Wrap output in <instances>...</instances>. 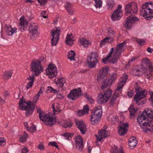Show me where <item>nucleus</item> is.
I'll list each match as a JSON object with an SVG mask.
<instances>
[{"mask_svg":"<svg viewBox=\"0 0 153 153\" xmlns=\"http://www.w3.org/2000/svg\"><path fill=\"white\" fill-rule=\"evenodd\" d=\"M84 96L85 97L91 104H93L94 103V100L91 96L88 95L87 94H85Z\"/></svg>","mask_w":153,"mask_h":153,"instance_id":"obj_45","label":"nucleus"},{"mask_svg":"<svg viewBox=\"0 0 153 153\" xmlns=\"http://www.w3.org/2000/svg\"><path fill=\"white\" fill-rule=\"evenodd\" d=\"M85 114L84 113V112L82 110L77 111V116L78 117H81Z\"/></svg>","mask_w":153,"mask_h":153,"instance_id":"obj_55","label":"nucleus"},{"mask_svg":"<svg viewBox=\"0 0 153 153\" xmlns=\"http://www.w3.org/2000/svg\"><path fill=\"white\" fill-rule=\"evenodd\" d=\"M135 139L136 138L134 137H131L129 138L128 145L131 149H133L134 147L136 146L137 141Z\"/></svg>","mask_w":153,"mask_h":153,"instance_id":"obj_27","label":"nucleus"},{"mask_svg":"<svg viewBox=\"0 0 153 153\" xmlns=\"http://www.w3.org/2000/svg\"><path fill=\"white\" fill-rule=\"evenodd\" d=\"M65 82V79L64 78L62 77L59 78L57 79V81L56 82V83L61 88H63Z\"/></svg>","mask_w":153,"mask_h":153,"instance_id":"obj_34","label":"nucleus"},{"mask_svg":"<svg viewBox=\"0 0 153 153\" xmlns=\"http://www.w3.org/2000/svg\"><path fill=\"white\" fill-rule=\"evenodd\" d=\"M117 75L115 73H112L110 76V78L108 79H110V82H111V84L113 83L117 79Z\"/></svg>","mask_w":153,"mask_h":153,"instance_id":"obj_42","label":"nucleus"},{"mask_svg":"<svg viewBox=\"0 0 153 153\" xmlns=\"http://www.w3.org/2000/svg\"><path fill=\"white\" fill-rule=\"evenodd\" d=\"M123 14L121 11H117L115 10L111 16V18L113 21L119 20L122 16Z\"/></svg>","mask_w":153,"mask_h":153,"instance_id":"obj_21","label":"nucleus"},{"mask_svg":"<svg viewBox=\"0 0 153 153\" xmlns=\"http://www.w3.org/2000/svg\"><path fill=\"white\" fill-rule=\"evenodd\" d=\"M44 90V88L43 87H41L40 90L38 94H37L38 96H40L41 94H42Z\"/></svg>","mask_w":153,"mask_h":153,"instance_id":"obj_61","label":"nucleus"},{"mask_svg":"<svg viewBox=\"0 0 153 153\" xmlns=\"http://www.w3.org/2000/svg\"><path fill=\"white\" fill-rule=\"evenodd\" d=\"M145 78L150 80L152 79L153 76V68L148 69V70L146 69V71L144 73Z\"/></svg>","mask_w":153,"mask_h":153,"instance_id":"obj_28","label":"nucleus"},{"mask_svg":"<svg viewBox=\"0 0 153 153\" xmlns=\"http://www.w3.org/2000/svg\"><path fill=\"white\" fill-rule=\"evenodd\" d=\"M61 124L63 127L66 128L71 127L73 125V123L70 119H68L62 121Z\"/></svg>","mask_w":153,"mask_h":153,"instance_id":"obj_26","label":"nucleus"},{"mask_svg":"<svg viewBox=\"0 0 153 153\" xmlns=\"http://www.w3.org/2000/svg\"><path fill=\"white\" fill-rule=\"evenodd\" d=\"M125 9L126 15L135 14L137 12L138 10L137 4L135 2L128 3L126 5Z\"/></svg>","mask_w":153,"mask_h":153,"instance_id":"obj_8","label":"nucleus"},{"mask_svg":"<svg viewBox=\"0 0 153 153\" xmlns=\"http://www.w3.org/2000/svg\"><path fill=\"white\" fill-rule=\"evenodd\" d=\"M134 93V90H130V91H128L127 95L129 97H131L133 96Z\"/></svg>","mask_w":153,"mask_h":153,"instance_id":"obj_58","label":"nucleus"},{"mask_svg":"<svg viewBox=\"0 0 153 153\" xmlns=\"http://www.w3.org/2000/svg\"><path fill=\"white\" fill-rule=\"evenodd\" d=\"M19 105L21 107V109L26 111L25 114L27 116L31 114L33 110L31 108V105L29 102H26L22 99H21L19 102Z\"/></svg>","mask_w":153,"mask_h":153,"instance_id":"obj_10","label":"nucleus"},{"mask_svg":"<svg viewBox=\"0 0 153 153\" xmlns=\"http://www.w3.org/2000/svg\"><path fill=\"white\" fill-rule=\"evenodd\" d=\"M141 14L146 20H150L153 17V4L151 2L146 3L142 6Z\"/></svg>","mask_w":153,"mask_h":153,"instance_id":"obj_3","label":"nucleus"},{"mask_svg":"<svg viewBox=\"0 0 153 153\" xmlns=\"http://www.w3.org/2000/svg\"><path fill=\"white\" fill-rule=\"evenodd\" d=\"M119 94L116 91L114 92L113 95L111 99L110 102V105L111 106H113L115 104L116 102V99L118 97Z\"/></svg>","mask_w":153,"mask_h":153,"instance_id":"obj_32","label":"nucleus"},{"mask_svg":"<svg viewBox=\"0 0 153 153\" xmlns=\"http://www.w3.org/2000/svg\"><path fill=\"white\" fill-rule=\"evenodd\" d=\"M97 53L96 52L91 53L87 57L86 61L88 67L91 68H95L98 62Z\"/></svg>","mask_w":153,"mask_h":153,"instance_id":"obj_7","label":"nucleus"},{"mask_svg":"<svg viewBox=\"0 0 153 153\" xmlns=\"http://www.w3.org/2000/svg\"><path fill=\"white\" fill-rule=\"evenodd\" d=\"M137 42L140 44V45H142L145 42V40L142 39H138L136 40Z\"/></svg>","mask_w":153,"mask_h":153,"instance_id":"obj_56","label":"nucleus"},{"mask_svg":"<svg viewBox=\"0 0 153 153\" xmlns=\"http://www.w3.org/2000/svg\"><path fill=\"white\" fill-rule=\"evenodd\" d=\"M111 153H117L119 152L117 146H115L111 149Z\"/></svg>","mask_w":153,"mask_h":153,"instance_id":"obj_54","label":"nucleus"},{"mask_svg":"<svg viewBox=\"0 0 153 153\" xmlns=\"http://www.w3.org/2000/svg\"><path fill=\"white\" fill-rule=\"evenodd\" d=\"M48 90L50 91V92L52 93H53L55 94L57 93L59 91L56 89H53V88L51 87H48Z\"/></svg>","mask_w":153,"mask_h":153,"instance_id":"obj_50","label":"nucleus"},{"mask_svg":"<svg viewBox=\"0 0 153 153\" xmlns=\"http://www.w3.org/2000/svg\"><path fill=\"white\" fill-rule=\"evenodd\" d=\"M114 50V48H111L110 54L105 58L102 59V62L105 64H107L109 59L111 56V55L113 53Z\"/></svg>","mask_w":153,"mask_h":153,"instance_id":"obj_39","label":"nucleus"},{"mask_svg":"<svg viewBox=\"0 0 153 153\" xmlns=\"http://www.w3.org/2000/svg\"><path fill=\"white\" fill-rule=\"evenodd\" d=\"M60 31L59 27H56L52 30L51 34L52 37L51 38V44L53 45H55L57 43L59 38Z\"/></svg>","mask_w":153,"mask_h":153,"instance_id":"obj_11","label":"nucleus"},{"mask_svg":"<svg viewBox=\"0 0 153 153\" xmlns=\"http://www.w3.org/2000/svg\"><path fill=\"white\" fill-rule=\"evenodd\" d=\"M112 41L110 39L108 38V37H106L101 41L100 45V46H101L102 45H104L106 42H110Z\"/></svg>","mask_w":153,"mask_h":153,"instance_id":"obj_46","label":"nucleus"},{"mask_svg":"<svg viewBox=\"0 0 153 153\" xmlns=\"http://www.w3.org/2000/svg\"><path fill=\"white\" fill-rule=\"evenodd\" d=\"M111 85V82H110V79H106L104 80L102 83L101 88L103 90L108 87H110Z\"/></svg>","mask_w":153,"mask_h":153,"instance_id":"obj_29","label":"nucleus"},{"mask_svg":"<svg viewBox=\"0 0 153 153\" xmlns=\"http://www.w3.org/2000/svg\"><path fill=\"white\" fill-rule=\"evenodd\" d=\"M108 100L103 94L101 93L97 98V102L99 104H102L107 102Z\"/></svg>","mask_w":153,"mask_h":153,"instance_id":"obj_22","label":"nucleus"},{"mask_svg":"<svg viewBox=\"0 0 153 153\" xmlns=\"http://www.w3.org/2000/svg\"><path fill=\"white\" fill-rule=\"evenodd\" d=\"M39 60H34L32 61L31 64V70L33 74L36 76H38L43 71V68Z\"/></svg>","mask_w":153,"mask_h":153,"instance_id":"obj_6","label":"nucleus"},{"mask_svg":"<svg viewBox=\"0 0 153 153\" xmlns=\"http://www.w3.org/2000/svg\"><path fill=\"white\" fill-rule=\"evenodd\" d=\"M82 110V111L84 112V113L85 114H87L88 113L89 111V108L88 105H84L83 109Z\"/></svg>","mask_w":153,"mask_h":153,"instance_id":"obj_49","label":"nucleus"},{"mask_svg":"<svg viewBox=\"0 0 153 153\" xmlns=\"http://www.w3.org/2000/svg\"><path fill=\"white\" fill-rule=\"evenodd\" d=\"M152 118L153 115L149 110H144L138 116L137 120L143 129V132L148 133H153V125L151 123Z\"/></svg>","mask_w":153,"mask_h":153,"instance_id":"obj_1","label":"nucleus"},{"mask_svg":"<svg viewBox=\"0 0 153 153\" xmlns=\"http://www.w3.org/2000/svg\"><path fill=\"white\" fill-rule=\"evenodd\" d=\"M75 39L73 35L71 33H68L65 39V42L66 44L71 45L73 43Z\"/></svg>","mask_w":153,"mask_h":153,"instance_id":"obj_23","label":"nucleus"},{"mask_svg":"<svg viewBox=\"0 0 153 153\" xmlns=\"http://www.w3.org/2000/svg\"><path fill=\"white\" fill-rule=\"evenodd\" d=\"M72 5L71 3L67 2L65 5V7L68 12L71 13V7Z\"/></svg>","mask_w":153,"mask_h":153,"instance_id":"obj_44","label":"nucleus"},{"mask_svg":"<svg viewBox=\"0 0 153 153\" xmlns=\"http://www.w3.org/2000/svg\"><path fill=\"white\" fill-rule=\"evenodd\" d=\"M39 96H38L37 95H36L33 98V102L35 103H36L38 100H39Z\"/></svg>","mask_w":153,"mask_h":153,"instance_id":"obj_62","label":"nucleus"},{"mask_svg":"<svg viewBox=\"0 0 153 153\" xmlns=\"http://www.w3.org/2000/svg\"><path fill=\"white\" fill-rule=\"evenodd\" d=\"M128 123H120L119 125L118 133L121 136L124 135L127 133L128 126Z\"/></svg>","mask_w":153,"mask_h":153,"instance_id":"obj_15","label":"nucleus"},{"mask_svg":"<svg viewBox=\"0 0 153 153\" xmlns=\"http://www.w3.org/2000/svg\"><path fill=\"white\" fill-rule=\"evenodd\" d=\"M107 4L109 7V8L111 9L114 5V3L112 1H108L107 2Z\"/></svg>","mask_w":153,"mask_h":153,"instance_id":"obj_52","label":"nucleus"},{"mask_svg":"<svg viewBox=\"0 0 153 153\" xmlns=\"http://www.w3.org/2000/svg\"><path fill=\"white\" fill-rule=\"evenodd\" d=\"M128 76L127 74H122L121 77V80L120 83H122V85L123 86L126 82V80L128 79Z\"/></svg>","mask_w":153,"mask_h":153,"instance_id":"obj_38","label":"nucleus"},{"mask_svg":"<svg viewBox=\"0 0 153 153\" xmlns=\"http://www.w3.org/2000/svg\"><path fill=\"white\" fill-rule=\"evenodd\" d=\"M101 107L100 106L95 107L91 114L90 121L92 124L94 125L97 124L102 116Z\"/></svg>","mask_w":153,"mask_h":153,"instance_id":"obj_5","label":"nucleus"},{"mask_svg":"<svg viewBox=\"0 0 153 153\" xmlns=\"http://www.w3.org/2000/svg\"><path fill=\"white\" fill-rule=\"evenodd\" d=\"M103 94L108 99L110 98L112 95V91L109 88L107 89L106 91H104Z\"/></svg>","mask_w":153,"mask_h":153,"instance_id":"obj_35","label":"nucleus"},{"mask_svg":"<svg viewBox=\"0 0 153 153\" xmlns=\"http://www.w3.org/2000/svg\"><path fill=\"white\" fill-rule=\"evenodd\" d=\"M24 133L23 135H20L19 138V141L22 143H24L26 140L27 137V134L26 132Z\"/></svg>","mask_w":153,"mask_h":153,"instance_id":"obj_40","label":"nucleus"},{"mask_svg":"<svg viewBox=\"0 0 153 153\" xmlns=\"http://www.w3.org/2000/svg\"><path fill=\"white\" fill-rule=\"evenodd\" d=\"M17 29L15 28H12L10 25H6L5 26V31L6 33L8 36H11L17 32Z\"/></svg>","mask_w":153,"mask_h":153,"instance_id":"obj_20","label":"nucleus"},{"mask_svg":"<svg viewBox=\"0 0 153 153\" xmlns=\"http://www.w3.org/2000/svg\"><path fill=\"white\" fill-rule=\"evenodd\" d=\"M75 55L76 53L73 51H71L68 53V58L71 61L73 60L76 61V59L74 58Z\"/></svg>","mask_w":153,"mask_h":153,"instance_id":"obj_37","label":"nucleus"},{"mask_svg":"<svg viewBox=\"0 0 153 153\" xmlns=\"http://www.w3.org/2000/svg\"><path fill=\"white\" fill-rule=\"evenodd\" d=\"M40 16L43 18H47L48 17V14L46 13V11H44L40 13Z\"/></svg>","mask_w":153,"mask_h":153,"instance_id":"obj_53","label":"nucleus"},{"mask_svg":"<svg viewBox=\"0 0 153 153\" xmlns=\"http://www.w3.org/2000/svg\"><path fill=\"white\" fill-rule=\"evenodd\" d=\"M49 145H51L57 148H58V146L57 145L56 143L55 142L53 141L52 142H50L49 143Z\"/></svg>","mask_w":153,"mask_h":153,"instance_id":"obj_57","label":"nucleus"},{"mask_svg":"<svg viewBox=\"0 0 153 153\" xmlns=\"http://www.w3.org/2000/svg\"><path fill=\"white\" fill-rule=\"evenodd\" d=\"M68 97L72 100H74L76 98V89H75L70 91L68 95Z\"/></svg>","mask_w":153,"mask_h":153,"instance_id":"obj_30","label":"nucleus"},{"mask_svg":"<svg viewBox=\"0 0 153 153\" xmlns=\"http://www.w3.org/2000/svg\"><path fill=\"white\" fill-rule=\"evenodd\" d=\"M109 71V68L108 66L103 67L99 71L97 76V80L100 81L103 79L108 74Z\"/></svg>","mask_w":153,"mask_h":153,"instance_id":"obj_16","label":"nucleus"},{"mask_svg":"<svg viewBox=\"0 0 153 153\" xmlns=\"http://www.w3.org/2000/svg\"><path fill=\"white\" fill-rule=\"evenodd\" d=\"M29 35L32 40H35L38 36V26L35 23H31L29 25Z\"/></svg>","mask_w":153,"mask_h":153,"instance_id":"obj_13","label":"nucleus"},{"mask_svg":"<svg viewBox=\"0 0 153 153\" xmlns=\"http://www.w3.org/2000/svg\"><path fill=\"white\" fill-rule=\"evenodd\" d=\"M115 32L111 28H109L108 30V36L107 37L110 39L112 41L114 40L113 37L114 36Z\"/></svg>","mask_w":153,"mask_h":153,"instance_id":"obj_33","label":"nucleus"},{"mask_svg":"<svg viewBox=\"0 0 153 153\" xmlns=\"http://www.w3.org/2000/svg\"><path fill=\"white\" fill-rule=\"evenodd\" d=\"M126 42H123L118 44L115 49L113 56L112 59L110 60V62L112 64L116 62L119 59V56L121 55L122 51L124 47L126 46Z\"/></svg>","mask_w":153,"mask_h":153,"instance_id":"obj_4","label":"nucleus"},{"mask_svg":"<svg viewBox=\"0 0 153 153\" xmlns=\"http://www.w3.org/2000/svg\"><path fill=\"white\" fill-rule=\"evenodd\" d=\"M79 43L81 48L87 49L88 48V45H91V42L90 41L82 38L79 39Z\"/></svg>","mask_w":153,"mask_h":153,"instance_id":"obj_19","label":"nucleus"},{"mask_svg":"<svg viewBox=\"0 0 153 153\" xmlns=\"http://www.w3.org/2000/svg\"><path fill=\"white\" fill-rule=\"evenodd\" d=\"M34 79L35 77L33 76H30L27 79L28 80V82H27L33 84Z\"/></svg>","mask_w":153,"mask_h":153,"instance_id":"obj_51","label":"nucleus"},{"mask_svg":"<svg viewBox=\"0 0 153 153\" xmlns=\"http://www.w3.org/2000/svg\"><path fill=\"white\" fill-rule=\"evenodd\" d=\"M151 97L150 98V100L152 102L151 104L152 106L153 107V92H152L150 94Z\"/></svg>","mask_w":153,"mask_h":153,"instance_id":"obj_63","label":"nucleus"},{"mask_svg":"<svg viewBox=\"0 0 153 153\" xmlns=\"http://www.w3.org/2000/svg\"><path fill=\"white\" fill-rule=\"evenodd\" d=\"M139 20V19L136 17H131L130 18L129 16L127 18V19L124 24V27L125 28L129 29L131 27L132 23L133 22L137 21Z\"/></svg>","mask_w":153,"mask_h":153,"instance_id":"obj_17","label":"nucleus"},{"mask_svg":"<svg viewBox=\"0 0 153 153\" xmlns=\"http://www.w3.org/2000/svg\"><path fill=\"white\" fill-rule=\"evenodd\" d=\"M12 73V71L11 70L9 71H6L3 74V77L6 79H9L11 78Z\"/></svg>","mask_w":153,"mask_h":153,"instance_id":"obj_36","label":"nucleus"},{"mask_svg":"<svg viewBox=\"0 0 153 153\" xmlns=\"http://www.w3.org/2000/svg\"><path fill=\"white\" fill-rule=\"evenodd\" d=\"M83 146V141H77V148L79 151L80 152L82 151Z\"/></svg>","mask_w":153,"mask_h":153,"instance_id":"obj_41","label":"nucleus"},{"mask_svg":"<svg viewBox=\"0 0 153 153\" xmlns=\"http://www.w3.org/2000/svg\"><path fill=\"white\" fill-rule=\"evenodd\" d=\"M33 84L27 82L26 85V88L27 90H28L30 88L32 87Z\"/></svg>","mask_w":153,"mask_h":153,"instance_id":"obj_60","label":"nucleus"},{"mask_svg":"<svg viewBox=\"0 0 153 153\" xmlns=\"http://www.w3.org/2000/svg\"><path fill=\"white\" fill-rule=\"evenodd\" d=\"M142 66H144V65H146L148 68V69L153 68L152 62H150V59L147 58H145L142 59Z\"/></svg>","mask_w":153,"mask_h":153,"instance_id":"obj_24","label":"nucleus"},{"mask_svg":"<svg viewBox=\"0 0 153 153\" xmlns=\"http://www.w3.org/2000/svg\"><path fill=\"white\" fill-rule=\"evenodd\" d=\"M36 127L35 126H32V127H31V128H29V129H27L28 130H31V131L32 132H34L36 130Z\"/></svg>","mask_w":153,"mask_h":153,"instance_id":"obj_59","label":"nucleus"},{"mask_svg":"<svg viewBox=\"0 0 153 153\" xmlns=\"http://www.w3.org/2000/svg\"><path fill=\"white\" fill-rule=\"evenodd\" d=\"M110 133L106 131L105 128L102 129L98 133V136L96 134V140L97 141H100L102 138H106L110 135Z\"/></svg>","mask_w":153,"mask_h":153,"instance_id":"obj_14","label":"nucleus"},{"mask_svg":"<svg viewBox=\"0 0 153 153\" xmlns=\"http://www.w3.org/2000/svg\"><path fill=\"white\" fill-rule=\"evenodd\" d=\"M28 152V150L27 148L25 147L21 150L22 153H27Z\"/></svg>","mask_w":153,"mask_h":153,"instance_id":"obj_64","label":"nucleus"},{"mask_svg":"<svg viewBox=\"0 0 153 153\" xmlns=\"http://www.w3.org/2000/svg\"><path fill=\"white\" fill-rule=\"evenodd\" d=\"M83 95V93L80 88H77V98L80 97Z\"/></svg>","mask_w":153,"mask_h":153,"instance_id":"obj_48","label":"nucleus"},{"mask_svg":"<svg viewBox=\"0 0 153 153\" xmlns=\"http://www.w3.org/2000/svg\"><path fill=\"white\" fill-rule=\"evenodd\" d=\"M95 1L94 6L97 8H100L102 6V2L101 0H94Z\"/></svg>","mask_w":153,"mask_h":153,"instance_id":"obj_47","label":"nucleus"},{"mask_svg":"<svg viewBox=\"0 0 153 153\" xmlns=\"http://www.w3.org/2000/svg\"><path fill=\"white\" fill-rule=\"evenodd\" d=\"M86 125L82 120H77V128L79 130L82 134H84L86 131Z\"/></svg>","mask_w":153,"mask_h":153,"instance_id":"obj_18","label":"nucleus"},{"mask_svg":"<svg viewBox=\"0 0 153 153\" xmlns=\"http://www.w3.org/2000/svg\"><path fill=\"white\" fill-rule=\"evenodd\" d=\"M20 25L22 27L23 29L25 30L27 26L28 22L25 19L24 17H21L20 19Z\"/></svg>","mask_w":153,"mask_h":153,"instance_id":"obj_31","label":"nucleus"},{"mask_svg":"<svg viewBox=\"0 0 153 153\" xmlns=\"http://www.w3.org/2000/svg\"><path fill=\"white\" fill-rule=\"evenodd\" d=\"M128 109L130 112L131 117L134 116L137 111V110L134 108V106L132 105H131Z\"/></svg>","mask_w":153,"mask_h":153,"instance_id":"obj_43","label":"nucleus"},{"mask_svg":"<svg viewBox=\"0 0 153 153\" xmlns=\"http://www.w3.org/2000/svg\"><path fill=\"white\" fill-rule=\"evenodd\" d=\"M142 88L140 87H136L135 91L136 93L134 97V100L136 101L137 104L142 99L145 98L147 94V92L146 90H141Z\"/></svg>","mask_w":153,"mask_h":153,"instance_id":"obj_9","label":"nucleus"},{"mask_svg":"<svg viewBox=\"0 0 153 153\" xmlns=\"http://www.w3.org/2000/svg\"><path fill=\"white\" fill-rule=\"evenodd\" d=\"M146 68L143 66L141 65V67L140 69H133V72L135 73V75L140 76L143 73L146 71Z\"/></svg>","mask_w":153,"mask_h":153,"instance_id":"obj_25","label":"nucleus"},{"mask_svg":"<svg viewBox=\"0 0 153 153\" xmlns=\"http://www.w3.org/2000/svg\"><path fill=\"white\" fill-rule=\"evenodd\" d=\"M37 113L39 114V117L41 120L45 122L46 125L52 126L56 122V119L52 117V114L50 113L45 114V112L42 111L39 108H37Z\"/></svg>","mask_w":153,"mask_h":153,"instance_id":"obj_2","label":"nucleus"},{"mask_svg":"<svg viewBox=\"0 0 153 153\" xmlns=\"http://www.w3.org/2000/svg\"><path fill=\"white\" fill-rule=\"evenodd\" d=\"M46 74L50 78H52L55 77L57 75V68L53 64H50L48 68L46 69Z\"/></svg>","mask_w":153,"mask_h":153,"instance_id":"obj_12","label":"nucleus"}]
</instances>
